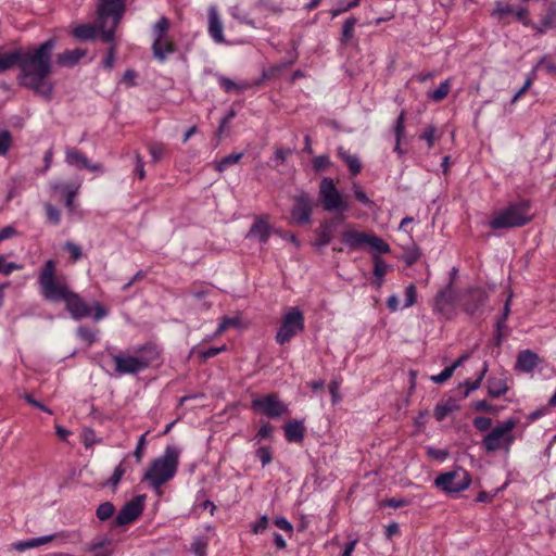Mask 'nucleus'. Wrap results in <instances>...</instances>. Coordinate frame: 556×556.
Returning a JSON list of instances; mask_svg holds the SVG:
<instances>
[{
  "mask_svg": "<svg viewBox=\"0 0 556 556\" xmlns=\"http://www.w3.org/2000/svg\"><path fill=\"white\" fill-rule=\"evenodd\" d=\"M180 450L175 445H167L163 455L153 459L143 475V480L159 489L174 478L179 464Z\"/></svg>",
  "mask_w": 556,
  "mask_h": 556,
  "instance_id": "obj_5",
  "label": "nucleus"
},
{
  "mask_svg": "<svg viewBox=\"0 0 556 556\" xmlns=\"http://www.w3.org/2000/svg\"><path fill=\"white\" fill-rule=\"evenodd\" d=\"M38 285L43 300L51 303H65V309L74 320H80L91 316L96 321L106 317V308L96 302L90 307L84 299L70 289L64 279L56 277V263L53 260H47L39 270Z\"/></svg>",
  "mask_w": 556,
  "mask_h": 556,
  "instance_id": "obj_2",
  "label": "nucleus"
},
{
  "mask_svg": "<svg viewBox=\"0 0 556 556\" xmlns=\"http://www.w3.org/2000/svg\"><path fill=\"white\" fill-rule=\"evenodd\" d=\"M73 36L79 40H91L94 39L97 34V27L89 25V24H83L77 27H75L72 31Z\"/></svg>",
  "mask_w": 556,
  "mask_h": 556,
  "instance_id": "obj_37",
  "label": "nucleus"
},
{
  "mask_svg": "<svg viewBox=\"0 0 556 556\" xmlns=\"http://www.w3.org/2000/svg\"><path fill=\"white\" fill-rule=\"evenodd\" d=\"M240 324V319L237 317H224L218 325L215 334H220L230 327H237Z\"/></svg>",
  "mask_w": 556,
  "mask_h": 556,
  "instance_id": "obj_50",
  "label": "nucleus"
},
{
  "mask_svg": "<svg viewBox=\"0 0 556 556\" xmlns=\"http://www.w3.org/2000/svg\"><path fill=\"white\" fill-rule=\"evenodd\" d=\"M55 46L56 39L51 37L34 49L18 48L2 53L0 54V73L18 66L17 81L20 86L50 101L54 90V84L50 80V75L53 70L52 55Z\"/></svg>",
  "mask_w": 556,
  "mask_h": 556,
  "instance_id": "obj_1",
  "label": "nucleus"
},
{
  "mask_svg": "<svg viewBox=\"0 0 556 556\" xmlns=\"http://www.w3.org/2000/svg\"><path fill=\"white\" fill-rule=\"evenodd\" d=\"M404 121H405V113L401 112V114L399 115V117L396 119L394 128H393L395 140H396L394 150L400 155L404 153L403 150L401 149V142L403 139H405Z\"/></svg>",
  "mask_w": 556,
  "mask_h": 556,
  "instance_id": "obj_31",
  "label": "nucleus"
},
{
  "mask_svg": "<svg viewBox=\"0 0 556 556\" xmlns=\"http://www.w3.org/2000/svg\"><path fill=\"white\" fill-rule=\"evenodd\" d=\"M427 454L429 457L440 462H443L447 457V452L445 450H440L432 446L427 447Z\"/></svg>",
  "mask_w": 556,
  "mask_h": 556,
  "instance_id": "obj_63",
  "label": "nucleus"
},
{
  "mask_svg": "<svg viewBox=\"0 0 556 556\" xmlns=\"http://www.w3.org/2000/svg\"><path fill=\"white\" fill-rule=\"evenodd\" d=\"M152 50L154 58L160 62H164L167 54L173 53L175 48L173 43L165 42L163 39H154Z\"/></svg>",
  "mask_w": 556,
  "mask_h": 556,
  "instance_id": "obj_30",
  "label": "nucleus"
},
{
  "mask_svg": "<svg viewBox=\"0 0 556 556\" xmlns=\"http://www.w3.org/2000/svg\"><path fill=\"white\" fill-rule=\"evenodd\" d=\"M533 28L539 34H545L549 30L556 29V9L551 8L546 14L541 18L539 24L533 25Z\"/></svg>",
  "mask_w": 556,
  "mask_h": 556,
  "instance_id": "obj_29",
  "label": "nucleus"
},
{
  "mask_svg": "<svg viewBox=\"0 0 556 556\" xmlns=\"http://www.w3.org/2000/svg\"><path fill=\"white\" fill-rule=\"evenodd\" d=\"M491 425H492V420L491 418L489 417H484V416H478L473 419V426L479 430V431H486L488 429L491 428Z\"/></svg>",
  "mask_w": 556,
  "mask_h": 556,
  "instance_id": "obj_62",
  "label": "nucleus"
},
{
  "mask_svg": "<svg viewBox=\"0 0 556 556\" xmlns=\"http://www.w3.org/2000/svg\"><path fill=\"white\" fill-rule=\"evenodd\" d=\"M539 357L530 350H525L518 354L517 368L523 372H530L538 365Z\"/></svg>",
  "mask_w": 556,
  "mask_h": 556,
  "instance_id": "obj_27",
  "label": "nucleus"
},
{
  "mask_svg": "<svg viewBox=\"0 0 556 556\" xmlns=\"http://www.w3.org/2000/svg\"><path fill=\"white\" fill-rule=\"evenodd\" d=\"M144 495L135 496L132 500L128 501L117 513L114 525L116 527H122L134 522L138 519L143 511Z\"/></svg>",
  "mask_w": 556,
  "mask_h": 556,
  "instance_id": "obj_14",
  "label": "nucleus"
},
{
  "mask_svg": "<svg viewBox=\"0 0 556 556\" xmlns=\"http://www.w3.org/2000/svg\"><path fill=\"white\" fill-rule=\"evenodd\" d=\"M514 12H515V8L513 5L497 3L496 8L493 11V15L502 18L508 14H513Z\"/></svg>",
  "mask_w": 556,
  "mask_h": 556,
  "instance_id": "obj_61",
  "label": "nucleus"
},
{
  "mask_svg": "<svg viewBox=\"0 0 556 556\" xmlns=\"http://www.w3.org/2000/svg\"><path fill=\"white\" fill-rule=\"evenodd\" d=\"M338 157L346 164L351 175L356 176L362 172L363 166L359 157L356 154H352L343 147H339Z\"/></svg>",
  "mask_w": 556,
  "mask_h": 556,
  "instance_id": "obj_25",
  "label": "nucleus"
},
{
  "mask_svg": "<svg viewBox=\"0 0 556 556\" xmlns=\"http://www.w3.org/2000/svg\"><path fill=\"white\" fill-rule=\"evenodd\" d=\"M451 87V79H445L435 90L428 93V98L434 102H440L450 93Z\"/></svg>",
  "mask_w": 556,
  "mask_h": 556,
  "instance_id": "obj_38",
  "label": "nucleus"
},
{
  "mask_svg": "<svg viewBox=\"0 0 556 556\" xmlns=\"http://www.w3.org/2000/svg\"><path fill=\"white\" fill-rule=\"evenodd\" d=\"M435 127L433 125H429L425 128L422 134L419 136L421 140L427 141L428 148H432L434 143V134Z\"/></svg>",
  "mask_w": 556,
  "mask_h": 556,
  "instance_id": "obj_56",
  "label": "nucleus"
},
{
  "mask_svg": "<svg viewBox=\"0 0 556 556\" xmlns=\"http://www.w3.org/2000/svg\"><path fill=\"white\" fill-rule=\"evenodd\" d=\"M458 305V296L453 287V282L448 281V283L440 289L432 302V311L433 314L450 319L455 315L456 308Z\"/></svg>",
  "mask_w": 556,
  "mask_h": 556,
  "instance_id": "obj_9",
  "label": "nucleus"
},
{
  "mask_svg": "<svg viewBox=\"0 0 556 556\" xmlns=\"http://www.w3.org/2000/svg\"><path fill=\"white\" fill-rule=\"evenodd\" d=\"M67 538L65 532L51 533L48 535L31 538L25 541H17L12 544V548L17 552H24L29 548L39 547L41 545L48 544L54 540L61 539L64 541Z\"/></svg>",
  "mask_w": 556,
  "mask_h": 556,
  "instance_id": "obj_19",
  "label": "nucleus"
},
{
  "mask_svg": "<svg viewBox=\"0 0 556 556\" xmlns=\"http://www.w3.org/2000/svg\"><path fill=\"white\" fill-rule=\"evenodd\" d=\"M486 387L491 397H500L508 390L506 377L504 375L490 377L488 379Z\"/></svg>",
  "mask_w": 556,
  "mask_h": 556,
  "instance_id": "obj_26",
  "label": "nucleus"
},
{
  "mask_svg": "<svg viewBox=\"0 0 556 556\" xmlns=\"http://www.w3.org/2000/svg\"><path fill=\"white\" fill-rule=\"evenodd\" d=\"M343 220L344 217L342 215L324 220L316 230V240L314 245L318 250L328 245L334 237L336 228L341 225Z\"/></svg>",
  "mask_w": 556,
  "mask_h": 556,
  "instance_id": "obj_17",
  "label": "nucleus"
},
{
  "mask_svg": "<svg viewBox=\"0 0 556 556\" xmlns=\"http://www.w3.org/2000/svg\"><path fill=\"white\" fill-rule=\"evenodd\" d=\"M273 232L274 227L263 217L257 216L251 225L247 238H257L261 244H266Z\"/></svg>",
  "mask_w": 556,
  "mask_h": 556,
  "instance_id": "obj_20",
  "label": "nucleus"
},
{
  "mask_svg": "<svg viewBox=\"0 0 556 556\" xmlns=\"http://www.w3.org/2000/svg\"><path fill=\"white\" fill-rule=\"evenodd\" d=\"M293 204L290 210L292 223L298 226H305L312 223L313 210L315 206L314 198L302 190L293 195Z\"/></svg>",
  "mask_w": 556,
  "mask_h": 556,
  "instance_id": "obj_10",
  "label": "nucleus"
},
{
  "mask_svg": "<svg viewBox=\"0 0 556 556\" xmlns=\"http://www.w3.org/2000/svg\"><path fill=\"white\" fill-rule=\"evenodd\" d=\"M47 219L52 225H59L61 223V212L59 208L48 203L45 205Z\"/></svg>",
  "mask_w": 556,
  "mask_h": 556,
  "instance_id": "obj_47",
  "label": "nucleus"
},
{
  "mask_svg": "<svg viewBox=\"0 0 556 556\" xmlns=\"http://www.w3.org/2000/svg\"><path fill=\"white\" fill-rule=\"evenodd\" d=\"M218 84H219L220 88H223V90L227 93L232 92V91H237L240 93L250 87V84H248V83L237 84L233 80H231L230 78H228L226 76H222V75L218 76Z\"/></svg>",
  "mask_w": 556,
  "mask_h": 556,
  "instance_id": "obj_36",
  "label": "nucleus"
},
{
  "mask_svg": "<svg viewBox=\"0 0 556 556\" xmlns=\"http://www.w3.org/2000/svg\"><path fill=\"white\" fill-rule=\"evenodd\" d=\"M419 257H420V252H419L418 248L415 245L412 247L410 249H408L407 251H405L403 254V260L408 266L416 263L419 260Z\"/></svg>",
  "mask_w": 556,
  "mask_h": 556,
  "instance_id": "obj_53",
  "label": "nucleus"
},
{
  "mask_svg": "<svg viewBox=\"0 0 556 556\" xmlns=\"http://www.w3.org/2000/svg\"><path fill=\"white\" fill-rule=\"evenodd\" d=\"M211 540V535H197L193 538L191 543V551L195 556H206L207 545Z\"/></svg>",
  "mask_w": 556,
  "mask_h": 556,
  "instance_id": "obj_35",
  "label": "nucleus"
},
{
  "mask_svg": "<svg viewBox=\"0 0 556 556\" xmlns=\"http://www.w3.org/2000/svg\"><path fill=\"white\" fill-rule=\"evenodd\" d=\"M274 523L277 528H279L280 530H283L286 532L291 533L293 531L292 523L289 520H287V518H285L282 516L276 517L274 520Z\"/></svg>",
  "mask_w": 556,
  "mask_h": 556,
  "instance_id": "obj_64",
  "label": "nucleus"
},
{
  "mask_svg": "<svg viewBox=\"0 0 556 556\" xmlns=\"http://www.w3.org/2000/svg\"><path fill=\"white\" fill-rule=\"evenodd\" d=\"M456 408L457 405L455 401L451 399L445 402L438 403L434 408V417L438 421H442Z\"/></svg>",
  "mask_w": 556,
  "mask_h": 556,
  "instance_id": "obj_33",
  "label": "nucleus"
},
{
  "mask_svg": "<svg viewBox=\"0 0 556 556\" xmlns=\"http://www.w3.org/2000/svg\"><path fill=\"white\" fill-rule=\"evenodd\" d=\"M115 506L111 502L101 503L96 510V516L100 521H106L114 516Z\"/></svg>",
  "mask_w": 556,
  "mask_h": 556,
  "instance_id": "obj_39",
  "label": "nucleus"
},
{
  "mask_svg": "<svg viewBox=\"0 0 556 556\" xmlns=\"http://www.w3.org/2000/svg\"><path fill=\"white\" fill-rule=\"evenodd\" d=\"M207 16H208V34H210L211 38L217 43L225 42L224 25L218 15L217 8L215 5H211L208 8Z\"/></svg>",
  "mask_w": 556,
  "mask_h": 556,
  "instance_id": "obj_21",
  "label": "nucleus"
},
{
  "mask_svg": "<svg viewBox=\"0 0 556 556\" xmlns=\"http://www.w3.org/2000/svg\"><path fill=\"white\" fill-rule=\"evenodd\" d=\"M147 434H148V432L140 435V438L137 442L136 448L134 451V456L138 463H140L143 457V450L147 444V440H146Z\"/></svg>",
  "mask_w": 556,
  "mask_h": 556,
  "instance_id": "obj_58",
  "label": "nucleus"
},
{
  "mask_svg": "<svg viewBox=\"0 0 556 556\" xmlns=\"http://www.w3.org/2000/svg\"><path fill=\"white\" fill-rule=\"evenodd\" d=\"M356 23L357 18L354 16H351L344 21L340 38L342 46H348L354 38V27Z\"/></svg>",
  "mask_w": 556,
  "mask_h": 556,
  "instance_id": "obj_32",
  "label": "nucleus"
},
{
  "mask_svg": "<svg viewBox=\"0 0 556 556\" xmlns=\"http://www.w3.org/2000/svg\"><path fill=\"white\" fill-rule=\"evenodd\" d=\"M166 147L161 142H152L149 144V152L154 163L162 160L165 153Z\"/></svg>",
  "mask_w": 556,
  "mask_h": 556,
  "instance_id": "obj_44",
  "label": "nucleus"
},
{
  "mask_svg": "<svg viewBox=\"0 0 556 556\" xmlns=\"http://www.w3.org/2000/svg\"><path fill=\"white\" fill-rule=\"evenodd\" d=\"M285 438L290 443H302L305 437V426L302 420L287 422L283 427Z\"/></svg>",
  "mask_w": 556,
  "mask_h": 556,
  "instance_id": "obj_23",
  "label": "nucleus"
},
{
  "mask_svg": "<svg viewBox=\"0 0 556 556\" xmlns=\"http://www.w3.org/2000/svg\"><path fill=\"white\" fill-rule=\"evenodd\" d=\"M64 249L70 253L73 262H77L83 256L81 248L72 241L65 242Z\"/></svg>",
  "mask_w": 556,
  "mask_h": 556,
  "instance_id": "obj_51",
  "label": "nucleus"
},
{
  "mask_svg": "<svg viewBox=\"0 0 556 556\" xmlns=\"http://www.w3.org/2000/svg\"><path fill=\"white\" fill-rule=\"evenodd\" d=\"M255 454L256 457L261 460L263 467L268 465L273 459L270 448L266 446L258 447Z\"/></svg>",
  "mask_w": 556,
  "mask_h": 556,
  "instance_id": "obj_54",
  "label": "nucleus"
},
{
  "mask_svg": "<svg viewBox=\"0 0 556 556\" xmlns=\"http://www.w3.org/2000/svg\"><path fill=\"white\" fill-rule=\"evenodd\" d=\"M51 189L55 191H62L65 195V206L68 210H73L74 199L78 193L79 186L63 182H53L51 184Z\"/></svg>",
  "mask_w": 556,
  "mask_h": 556,
  "instance_id": "obj_28",
  "label": "nucleus"
},
{
  "mask_svg": "<svg viewBox=\"0 0 556 556\" xmlns=\"http://www.w3.org/2000/svg\"><path fill=\"white\" fill-rule=\"evenodd\" d=\"M341 241L350 251L368 250L374 252V274L376 279L372 285L379 288L382 281V239L364 231L348 229L341 233Z\"/></svg>",
  "mask_w": 556,
  "mask_h": 556,
  "instance_id": "obj_4",
  "label": "nucleus"
},
{
  "mask_svg": "<svg viewBox=\"0 0 556 556\" xmlns=\"http://www.w3.org/2000/svg\"><path fill=\"white\" fill-rule=\"evenodd\" d=\"M117 25L114 24V21H111V26L108 27V23L102 26L101 22L99 21V33L102 38V40L106 43H113L115 40V30Z\"/></svg>",
  "mask_w": 556,
  "mask_h": 556,
  "instance_id": "obj_40",
  "label": "nucleus"
},
{
  "mask_svg": "<svg viewBox=\"0 0 556 556\" xmlns=\"http://www.w3.org/2000/svg\"><path fill=\"white\" fill-rule=\"evenodd\" d=\"M488 294L483 289L470 288L463 298V305L468 314H475L485 304Z\"/></svg>",
  "mask_w": 556,
  "mask_h": 556,
  "instance_id": "obj_18",
  "label": "nucleus"
},
{
  "mask_svg": "<svg viewBox=\"0 0 556 556\" xmlns=\"http://www.w3.org/2000/svg\"><path fill=\"white\" fill-rule=\"evenodd\" d=\"M331 164V161L327 154H321L313 159L312 165L316 173H320L327 169Z\"/></svg>",
  "mask_w": 556,
  "mask_h": 556,
  "instance_id": "obj_45",
  "label": "nucleus"
},
{
  "mask_svg": "<svg viewBox=\"0 0 556 556\" xmlns=\"http://www.w3.org/2000/svg\"><path fill=\"white\" fill-rule=\"evenodd\" d=\"M358 5V0H353L346 4L340 3L336 9L331 10V17L334 18L339 16L340 14L355 8Z\"/></svg>",
  "mask_w": 556,
  "mask_h": 556,
  "instance_id": "obj_57",
  "label": "nucleus"
},
{
  "mask_svg": "<svg viewBox=\"0 0 556 556\" xmlns=\"http://www.w3.org/2000/svg\"><path fill=\"white\" fill-rule=\"evenodd\" d=\"M118 376L138 375L160 359V350L152 343L128 349L111 356Z\"/></svg>",
  "mask_w": 556,
  "mask_h": 556,
  "instance_id": "obj_3",
  "label": "nucleus"
},
{
  "mask_svg": "<svg viewBox=\"0 0 556 556\" xmlns=\"http://www.w3.org/2000/svg\"><path fill=\"white\" fill-rule=\"evenodd\" d=\"M65 163L78 170L88 169L90 172H103V166L100 163H91V161L76 148H66Z\"/></svg>",
  "mask_w": 556,
  "mask_h": 556,
  "instance_id": "obj_16",
  "label": "nucleus"
},
{
  "mask_svg": "<svg viewBox=\"0 0 556 556\" xmlns=\"http://www.w3.org/2000/svg\"><path fill=\"white\" fill-rule=\"evenodd\" d=\"M488 372V364L484 363L481 372L473 381H466L465 386L467 387L465 395L467 396L471 391H475L480 388L481 382L483 378L485 377V374Z\"/></svg>",
  "mask_w": 556,
  "mask_h": 556,
  "instance_id": "obj_43",
  "label": "nucleus"
},
{
  "mask_svg": "<svg viewBox=\"0 0 556 556\" xmlns=\"http://www.w3.org/2000/svg\"><path fill=\"white\" fill-rule=\"evenodd\" d=\"M12 137L11 134L7 130L0 132V155H4L10 146H11Z\"/></svg>",
  "mask_w": 556,
  "mask_h": 556,
  "instance_id": "obj_59",
  "label": "nucleus"
},
{
  "mask_svg": "<svg viewBox=\"0 0 556 556\" xmlns=\"http://www.w3.org/2000/svg\"><path fill=\"white\" fill-rule=\"evenodd\" d=\"M227 346L226 345H222V346H213V348H208L206 350H202L199 352V357L202 359V361H207L212 357H215L216 355H218L219 353L226 351Z\"/></svg>",
  "mask_w": 556,
  "mask_h": 556,
  "instance_id": "obj_52",
  "label": "nucleus"
},
{
  "mask_svg": "<svg viewBox=\"0 0 556 556\" xmlns=\"http://www.w3.org/2000/svg\"><path fill=\"white\" fill-rule=\"evenodd\" d=\"M22 266L14 262H5L3 256H0V273L10 275L14 270L21 269Z\"/></svg>",
  "mask_w": 556,
  "mask_h": 556,
  "instance_id": "obj_55",
  "label": "nucleus"
},
{
  "mask_svg": "<svg viewBox=\"0 0 556 556\" xmlns=\"http://www.w3.org/2000/svg\"><path fill=\"white\" fill-rule=\"evenodd\" d=\"M529 219V205L526 202H518L496 212L490 219L489 226L494 230L521 227Z\"/></svg>",
  "mask_w": 556,
  "mask_h": 556,
  "instance_id": "obj_7",
  "label": "nucleus"
},
{
  "mask_svg": "<svg viewBox=\"0 0 556 556\" xmlns=\"http://www.w3.org/2000/svg\"><path fill=\"white\" fill-rule=\"evenodd\" d=\"M517 425L518 420L515 418L497 424L482 440L484 451L486 453H494L498 450L508 452L515 440L513 430Z\"/></svg>",
  "mask_w": 556,
  "mask_h": 556,
  "instance_id": "obj_6",
  "label": "nucleus"
},
{
  "mask_svg": "<svg viewBox=\"0 0 556 556\" xmlns=\"http://www.w3.org/2000/svg\"><path fill=\"white\" fill-rule=\"evenodd\" d=\"M77 336L80 340L87 342L89 345L96 341V332L86 326L78 327Z\"/></svg>",
  "mask_w": 556,
  "mask_h": 556,
  "instance_id": "obj_49",
  "label": "nucleus"
},
{
  "mask_svg": "<svg viewBox=\"0 0 556 556\" xmlns=\"http://www.w3.org/2000/svg\"><path fill=\"white\" fill-rule=\"evenodd\" d=\"M305 329V318L302 309L298 306L289 307L281 316L275 340L279 345L289 343L293 338L301 334Z\"/></svg>",
  "mask_w": 556,
  "mask_h": 556,
  "instance_id": "obj_8",
  "label": "nucleus"
},
{
  "mask_svg": "<svg viewBox=\"0 0 556 556\" xmlns=\"http://www.w3.org/2000/svg\"><path fill=\"white\" fill-rule=\"evenodd\" d=\"M273 433V426L269 422L262 421L261 427L256 434L254 435L253 440L256 441V443H261L262 440L266 438H270Z\"/></svg>",
  "mask_w": 556,
  "mask_h": 556,
  "instance_id": "obj_48",
  "label": "nucleus"
},
{
  "mask_svg": "<svg viewBox=\"0 0 556 556\" xmlns=\"http://www.w3.org/2000/svg\"><path fill=\"white\" fill-rule=\"evenodd\" d=\"M86 53L87 51L80 48L65 50L63 53L58 55L56 63L62 67H73L86 55Z\"/></svg>",
  "mask_w": 556,
  "mask_h": 556,
  "instance_id": "obj_24",
  "label": "nucleus"
},
{
  "mask_svg": "<svg viewBox=\"0 0 556 556\" xmlns=\"http://www.w3.org/2000/svg\"><path fill=\"white\" fill-rule=\"evenodd\" d=\"M470 482V475L463 468H456L435 478V485L447 493L464 491L469 486Z\"/></svg>",
  "mask_w": 556,
  "mask_h": 556,
  "instance_id": "obj_12",
  "label": "nucleus"
},
{
  "mask_svg": "<svg viewBox=\"0 0 556 556\" xmlns=\"http://www.w3.org/2000/svg\"><path fill=\"white\" fill-rule=\"evenodd\" d=\"M126 11V0H99L97 7L98 20L102 26L109 23V20L114 21L118 25Z\"/></svg>",
  "mask_w": 556,
  "mask_h": 556,
  "instance_id": "obj_13",
  "label": "nucleus"
},
{
  "mask_svg": "<svg viewBox=\"0 0 556 556\" xmlns=\"http://www.w3.org/2000/svg\"><path fill=\"white\" fill-rule=\"evenodd\" d=\"M252 407L258 409L268 418L275 419L288 412L287 405L278 400L275 394H267L263 397L254 399Z\"/></svg>",
  "mask_w": 556,
  "mask_h": 556,
  "instance_id": "obj_15",
  "label": "nucleus"
},
{
  "mask_svg": "<svg viewBox=\"0 0 556 556\" xmlns=\"http://www.w3.org/2000/svg\"><path fill=\"white\" fill-rule=\"evenodd\" d=\"M243 156V153L242 152H239V153H230L226 156H224L216 165V169L218 172H224L226 170L228 167L235 165L236 163H238Z\"/></svg>",
  "mask_w": 556,
  "mask_h": 556,
  "instance_id": "obj_41",
  "label": "nucleus"
},
{
  "mask_svg": "<svg viewBox=\"0 0 556 556\" xmlns=\"http://www.w3.org/2000/svg\"><path fill=\"white\" fill-rule=\"evenodd\" d=\"M125 472H126V465H125V460H123L115 467L112 477L105 483V485H111L113 489H116V486L121 482Z\"/></svg>",
  "mask_w": 556,
  "mask_h": 556,
  "instance_id": "obj_42",
  "label": "nucleus"
},
{
  "mask_svg": "<svg viewBox=\"0 0 556 556\" xmlns=\"http://www.w3.org/2000/svg\"><path fill=\"white\" fill-rule=\"evenodd\" d=\"M545 71L547 74L555 75L556 74V63L554 60L545 54L541 56L539 62L533 66L532 75L535 76L539 71Z\"/></svg>",
  "mask_w": 556,
  "mask_h": 556,
  "instance_id": "obj_34",
  "label": "nucleus"
},
{
  "mask_svg": "<svg viewBox=\"0 0 556 556\" xmlns=\"http://www.w3.org/2000/svg\"><path fill=\"white\" fill-rule=\"evenodd\" d=\"M454 370L453 368H451L450 366L444 368L440 374L438 375H434V376H431V381H433L434 383H443L445 382L446 380H448L452 375H453Z\"/></svg>",
  "mask_w": 556,
  "mask_h": 556,
  "instance_id": "obj_60",
  "label": "nucleus"
},
{
  "mask_svg": "<svg viewBox=\"0 0 556 556\" xmlns=\"http://www.w3.org/2000/svg\"><path fill=\"white\" fill-rule=\"evenodd\" d=\"M169 27V21L167 17L162 16L153 26L155 39H163L165 33Z\"/></svg>",
  "mask_w": 556,
  "mask_h": 556,
  "instance_id": "obj_46",
  "label": "nucleus"
},
{
  "mask_svg": "<svg viewBox=\"0 0 556 556\" xmlns=\"http://www.w3.org/2000/svg\"><path fill=\"white\" fill-rule=\"evenodd\" d=\"M319 198L325 211L345 212L349 205L343 200L342 194L337 189L332 178L324 177L319 185Z\"/></svg>",
  "mask_w": 556,
  "mask_h": 556,
  "instance_id": "obj_11",
  "label": "nucleus"
},
{
  "mask_svg": "<svg viewBox=\"0 0 556 556\" xmlns=\"http://www.w3.org/2000/svg\"><path fill=\"white\" fill-rule=\"evenodd\" d=\"M417 299V290L416 287L410 283L404 290V300L401 304L399 298L396 295H390L387 301L388 307L392 312H396L399 309H404L413 306Z\"/></svg>",
  "mask_w": 556,
  "mask_h": 556,
  "instance_id": "obj_22",
  "label": "nucleus"
}]
</instances>
